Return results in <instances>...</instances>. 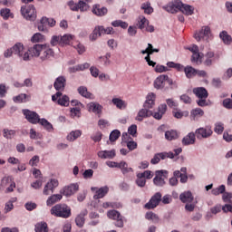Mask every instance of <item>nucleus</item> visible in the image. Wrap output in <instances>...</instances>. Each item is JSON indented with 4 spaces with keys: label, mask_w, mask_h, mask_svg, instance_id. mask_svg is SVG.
<instances>
[{
    "label": "nucleus",
    "mask_w": 232,
    "mask_h": 232,
    "mask_svg": "<svg viewBox=\"0 0 232 232\" xmlns=\"http://www.w3.org/2000/svg\"><path fill=\"white\" fill-rule=\"evenodd\" d=\"M193 194L190 191H187V192H183L182 194H180L179 196V199L181 200V202L183 203H188L191 204V202H193Z\"/></svg>",
    "instance_id": "c756f323"
},
{
    "label": "nucleus",
    "mask_w": 232,
    "mask_h": 232,
    "mask_svg": "<svg viewBox=\"0 0 232 232\" xmlns=\"http://www.w3.org/2000/svg\"><path fill=\"white\" fill-rule=\"evenodd\" d=\"M119 137H121V130H113L109 136V140L111 142H115Z\"/></svg>",
    "instance_id": "603ef678"
},
{
    "label": "nucleus",
    "mask_w": 232,
    "mask_h": 232,
    "mask_svg": "<svg viewBox=\"0 0 232 232\" xmlns=\"http://www.w3.org/2000/svg\"><path fill=\"white\" fill-rule=\"evenodd\" d=\"M168 171L166 170H157L155 172V177L153 179L154 186H157L158 188H162L166 186V174Z\"/></svg>",
    "instance_id": "9d476101"
},
{
    "label": "nucleus",
    "mask_w": 232,
    "mask_h": 232,
    "mask_svg": "<svg viewBox=\"0 0 232 232\" xmlns=\"http://www.w3.org/2000/svg\"><path fill=\"white\" fill-rule=\"evenodd\" d=\"M163 157H164V154H162V152L155 154L150 160V164H159L160 162V159L161 160H164Z\"/></svg>",
    "instance_id": "4d7b16f0"
},
{
    "label": "nucleus",
    "mask_w": 232,
    "mask_h": 232,
    "mask_svg": "<svg viewBox=\"0 0 232 232\" xmlns=\"http://www.w3.org/2000/svg\"><path fill=\"white\" fill-rule=\"evenodd\" d=\"M92 191H95V194L93 196L94 200H99V198H104L106 195H108V192L110 191V188L108 186H104L102 188L92 187L91 188Z\"/></svg>",
    "instance_id": "2eb2a0df"
},
{
    "label": "nucleus",
    "mask_w": 232,
    "mask_h": 232,
    "mask_svg": "<svg viewBox=\"0 0 232 232\" xmlns=\"http://www.w3.org/2000/svg\"><path fill=\"white\" fill-rule=\"evenodd\" d=\"M45 44H36L31 48H29L28 52L31 53L32 57H39L41 55V52L44 49Z\"/></svg>",
    "instance_id": "b1692460"
},
{
    "label": "nucleus",
    "mask_w": 232,
    "mask_h": 232,
    "mask_svg": "<svg viewBox=\"0 0 232 232\" xmlns=\"http://www.w3.org/2000/svg\"><path fill=\"white\" fill-rule=\"evenodd\" d=\"M193 93L198 97V99H208L209 97V93L208 90L204 87H197L193 89Z\"/></svg>",
    "instance_id": "4be33fe9"
},
{
    "label": "nucleus",
    "mask_w": 232,
    "mask_h": 232,
    "mask_svg": "<svg viewBox=\"0 0 232 232\" xmlns=\"http://www.w3.org/2000/svg\"><path fill=\"white\" fill-rule=\"evenodd\" d=\"M211 193H212V195H215V197H217L222 193L224 195V193H226V186L220 185L219 187L213 188L211 190Z\"/></svg>",
    "instance_id": "5fc2aeb1"
},
{
    "label": "nucleus",
    "mask_w": 232,
    "mask_h": 232,
    "mask_svg": "<svg viewBox=\"0 0 232 232\" xmlns=\"http://www.w3.org/2000/svg\"><path fill=\"white\" fill-rule=\"evenodd\" d=\"M0 15L3 17V19H9L12 17V13L10 12V9L4 8L0 10Z\"/></svg>",
    "instance_id": "13d9d810"
},
{
    "label": "nucleus",
    "mask_w": 232,
    "mask_h": 232,
    "mask_svg": "<svg viewBox=\"0 0 232 232\" xmlns=\"http://www.w3.org/2000/svg\"><path fill=\"white\" fill-rule=\"evenodd\" d=\"M195 135L197 139H209L213 135V130L210 126L201 127L196 130Z\"/></svg>",
    "instance_id": "f8f14e48"
},
{
    "label": "nucleus",
    "mask_w": 232,
    "mask_h": 232,
    "mask_svg": "<svg viewBox=\"0 0 232 232\" xmlns=\"http://www.w3.org/2000/svg\"><path fill=\"white\" fill-rule=\"evenodd\" d=\"M155 93L151 92L149 93V95L146 97V101L143 104V108L147 109V110H151L153 109V106H155Z\"/></svg>",
    "instance_id": "5701e85b"
},
{
    "label": "nucleus",
    "mask_w": 232,
    "mask_h": 232,
    "mask_svg": "<svg viewBox=\"0 0 232 232\" xmlns=\"http://www.w3.org/2000/svg\"><path fill=\"white\" fill-rule=\"evenodd\" d=\"M188 50L192 52L191 63L194 64H202V55L198 52V46L191 45Z\"/></svg>",
    "instance_id": "ddd939ff"
},
{
    "label": "nucleus",
    "mask_w": 232,
    "mask_h": 232,
    "mask_svg": "<svg viewBox=\"0 0 232 232\" xmlns=\"http://www.w3.org/2000/svg\"><path fill=\"white\" fill-rule=\"evenodd\" d=\"M59 186V180L53 179L46 183L44 188V195H50L53 193V189Z\"/></svg>",
    "instance_id": "f3484780"
},
{
    "label": "nucleus",
    "mask_w": 232,
    "mask_h": 232,
    "mask_svg": "<svg viewBox=\"0 0 232 232\" xmlns=\"http://www.w3.org/2000/svg\"><path fill=\"white\" fill-rule=\"evenodd\" d=\"M21 14L26 21H35L37 14H35V6L34 5H23L21 7Z\"/></svg>",
    "instance_id": "423d86ee"
},
{
    "label": "nucleus",
    "mask_w": 232,
    "mask_h": 232,
    "mask_svg": "<svg viewBox=\"0 0 232 232\" xmlns=\"http://www.w3.org/2000/svg\"><path fill=\"white\" fill-rule=\"evenodd\" d=\"M209 34H211V28L209 26H203L200 31L195 33L194 37L196 41H202L204 37H209Z\"/></svg>",
    "instance_id": "6ab92c4d"
},
{
    "label": "nucleus",
    "mask_w": 232,
    "mask_h": 232,
    "mask_svg": "<svg viewBox=\"0 0 232 232\" xmlns=\"http://www.w3.org/2000/svg\"><path fill=\"white\" fill-rule=\"evenodd\" d=\"M188 170V169H186L185 167L181 168V172L180 171H176L175 173V177L177 179H180V182H182V184H185V182H188V175L186 174V171Z\"/></svg>",
    "instance_id": "7c9ffc66"
},
{
    "label": "nucleus",
    "mask_w": 232,
    "mask_h": 232,
    "mask_svg": "<svg viewBox=\"0 0 232 232\" xmlns=\"http://www.w3.org/2000/svg\"><path fill=\"white\" fill-rule=\"evenodd\" d=\"M91 139L93 142H101V140H102V132L97 131L95 134L91 136Z\"/></svg>",
    "instance_id": "69168bd1"
},
{
    "label": "nucleus",
    "mask_w": 232,
    "mask_h": 232,
    "mask_svg": "<svg viewBox=\"0 0 232 232\" xmlns=\"http://www.w3.org/2000/svg\"><path fill=\"white\" fill-rule=\"evenodd\" d=\"M51 215L60 218H70L72 208L66 204H57L51 208Z\"/></svg>",
    "instance_id": "f03ea898"
},
{
    "label": "nucleus",
    "mask_w": 232,
    "mask_h": 232,
    "mask_svg": "<svg viewBox=\"0 0 232 232\" xmlns=\"http://www.w3.org/2000/svg\"><path fill=\"white\" fill-rule=\"evenodd\" d=\"M107 217L108 218H110L111 220H114V226L116 227H124V216H122V214H121L120 211L116 210V209H111L109 210L107 212Z\"/></svg>",
    "instance_id": "39448f33"
},
{
    "label": "nucleus",
    "mask_w": 232,
    "mask_h": 232,
    "mask_svg": "<svg viewBox=\"0 0 232 232\" xmlns=\"http://www.w3.org/2000/svg\"><path fill=\"white\" fill-rule=\"evenodd\" d=\"M57 104H59V106H70V97H68V95H63L62 97L60 96V98L57 101Z\"/></svg>",
    "instance_id": "49530a36"
},
{
    "label": "nucleus",
    "mask_w": 232,
    "mask_h": 232,
    "mask_svg": "<svg viewBox=\"0 0 232 232\" xmlns=\"http://www.w3.org/2000/svg\"><path fill=\"white\" fill-rule=\"evenodd\" d=\"M31 96L27 95L26 93H20L17 96L13 97L14 102H26L27 101H30Z\"/></svg>",
    "instance_id": "473e14b6"
},
{
    "label": "nucleus",
    "mask_w": 232,
    "mask_h": 232,
    "mask_svg": "<svg viewBox=\"0 0 232 232\" xmlns=\"http://www.w3.org/2000/svg\"><path fill=\"white\" fill-rule=\"evenodd\" d=\"M90 68V63H84L82 64H77L72 68V73H75V72H84V70H88Z\"/></svg>",
    "instance_id": "37998d69"
},
{
    "label": "nucleus",
    "mask_w": 232,
    "mask_h": 232,
    "mask_svg": "<svg viewBox=\"0 0 232 232\" xmlns=\"http://www.w3.org/2000/svg\"><path fill=\"white\" fill-rule=\"evenodd\" d=\"M141 10H144V14H147L148 15H151V13L153 12V7H151V3L146 2L141 4Z\"/></svg>",
    "instance_id": "09e8293b"
},
{
    "label": "nucleus",
    "mask_w": 232,
    "mask_h": 232,
    "mask_svg": "<svg viewBox=\"0 0 232 232\" xmlns=\"http://www.w3.org/2000/svg\"><path fill=\"white\" fill-rule=\"evenodd\" d=\"M50 43L52 46H57V44L61 46V35H53Z\"/></svg>",
    "instance_id": "680f3d73"
},
{
    "label": "nucleus",
    "mask_w": 232,
    "mask_h": 232,
    "mask_svg": "<svg viewBox=\"0 0 232 232\" xmlns=\"http://www.w3.org/2000/svg\"><path fill=\"white\" fill-rule=\"evenodd\" d=\"M145 218L147 220H151L154 224H159V222L160 221L159 215H157L153 212H147L145 215Z\"/></svg>",
    "instance_id": "79ce46f5"
},
{
    "label": "nucleus",
    "mask_w": 232,
    "mask_h": 232,
    "mask_svg": "<svg viewBox=\"0 0 232 232\" xmlns=\"http://www.w3.org/2000/svg\"><path fill=\"white\" fill-rule=\"evenodd\" d=\"M53 57H55V53L53 52V49L49 48L45 44L42 51V55L40 56V59H42L43 61H51V59H53Z\"/></svg>",
    "instance_id": "a211bd4d"
},
{
    "label": "nucleus",
    "mask_w": 232,
    "mask_h": 232,
    "mask_svg": "<svg viewBox=\"0 0 232 232\" xmlns=\"http://www.w3.org/2000/svg\"><path fill=\"white\" fill-rule=\"evenodd\" d=\"M111 102L118 108V110H125L126 108V102L121 98H113Z\"/></svg>",
    "instance_id": "c9c22d12"
},
{
    "label": "nucleus",
    "mask_w": 232,
    "mask_h": 232,
    "mask_svg": "<svg viewBox=\"0 0 232 232\" xmlns=\"http://www.w3.org/2000/svg\"><path fill=\"white\" fill-rule=\"evenodd\" d=\"M1 186L3 188H6V186H9L6 188V192L12 193V191H14V188H15V182L12 181L11 177H5L2 179Z\"/></svg>",
    "instance_id": "aec40b11"
},
{
    "label": "nucleus",
    "mask_w": 232,
    "mask_h": 232,
    "mask_svg": "<svg viewBox=\"0 0 232 232\" xmlns=\"http://www.w3.org/2000/svg\"><path fill=\"white\" fill-rule=\"evenodd\" d=\"M175 8L185 15H193L195 7L182 3L180 0H175Z\"/></svg>",
    "instance_id": "0eeeda50"
},
{
    "label": "nucleus",
    "mask_w": 232,
    "mask_h": 232,
    "mask_svg": "<svg viewBox=\"0 0 232 232\" xmlns=\"http://www.w3.org/2000/svg\"><path fill=\"white\" fill-rule=\"evenodd\" d=\"M101 35H102V33H101V26H96L92 33L89 35V39L90 41H97Z\"/></svg>",
    "instance_id": "ea45409f"
},
{
    "label": "nucleus",
    "mask_w": 232,
    "mask_h": 232,
    "mask_svg": "<svg viewBox=\"0 0 232 232\" xmlns=\"http://www.w3.org/2000/svg\"><path fill=\"white\" fill-rule=\"evenodd\" d=\"M135 182L139 188H144V186H146V179L140 177V174H137Z\"/></svg>",
    "instance_id": "bf43d9fd"
},
{
    "label": "nucleus",
    "mask_w": 232,
    "mask_h": 232,
    "mask_svg": "<svg viewBox=\"0 0 232 232\" xmlns=\"http://www.w3.org/2000/svg\"><path fill=\"white\" fill-rule=\"evenodd\" d=\"M111 26H113L114 28H123V30H126V28H128V23L124 22L122 20H115L113 22H111Z\"/></svg>",
    "instance_id": "de8ad7c7"
},
{
    "label": "nucleus",
    "mask_w": 232,
    "mask_h": 232,
    "mask_svg": "<svg viewBox=\"0 0 232 232\" xmlns=\"http://www.w3.org/2000/svg\"><path fill=\"white\" fill-rule=\"evenodd\" d=\"M195 137H197L195 132H190L187 136H185L182 140L183 146H189V145L193 144L195 142V140H197V138H195Z\"/></svg>",
    "instance_id": "bb28decb"
},
{
    "label": "nucleus",
    "mask_w": 232,
    "mask_h": 232,
    "mask_svg": "<svg viewBox=\"0 0 232 232\" xmlns=\"http://www.w3.org/2000/svg\"><path fill=\"white\" fill-rule=\"evenodd\" d=\"M71 117L72 119H81V108L79 107L71 108Z\"/></svg>",
    "instance_id": "864d4df0"
},
{
    "label": "nucleus",
    "mask_w": 232,
    "mask_h": 232,
    "mask_svg": "<svg viewBox=\"0 0 232 232\" xmlns=\"http://www.w3.org/2000/svg\"><path fill=\"white\" fill-rule=\"evenodd\" d=\"M148 24H150V20L144 16H140L138 23H137V26L140 30H144Z\"/></svg>",
    "instance_id": "e433bc0d"
},
{
    "label": "nucleus",
    "mask_w": 232,
    "mask_h": 232,
    "mask_svg": "<svg viewBox=\"0 0 232 232\" xmlns=\"http://www.w3.org/2000/svg\"><path fill=\"white\" fill-rule=\"evenodd\" d=\"M166 110H168V105L166 103L160 104L158 107V111L154 112L149 109H146L143 107L140 109L135 118V121H138L139 122H142L144 119H148V117L153 116L154 119L157 121H160L162 119L164 113H166Z\"/></svg>",
    "instance_id": "f257e3e1"
},
{
    "label": "nucleus",
    "mask_w": 232,
    "mask_h": 232,
    "mask_svg": "<svg viewBox=\"0 0 232 232\" xmlns=\"http://www.w3.org/2000/svg\"><path fill=\"white\" fill-rule=\"evenodd\" d=\"M22 113L30 124H39L41 117L36 111H30L29 109H23Z\"/></svg>",
    "instance_id": "6e6552de"
},
{
    "label": "nucleus",
    "mask_w": 232,
    "mask_h": 232,
    "mask_svg": "<svg viewBox=\"0 0 232 232\" xmlns=\"http://www.w3.org/2000/svg\"><path fill=\"white\" fill-rule=\"evenodd\" d=\"M214 131L215 133H218V135H222V133L224 132V124L220 122L216 123Z\"/></svg>",
    "instance_id": "e2e57ef3"
},
{
    "label": "nucleus",
    "mask_w": 232,
    "mask_h": 232,
    "mask_svg": "<svg viewBox=\"0 0 232 232\" xmlns=\"http://www.w3.org/2000/svg\"><path fill=\"white\" fill-rule=\"evenodd\" d=\"M92 14L94 15H97L98 17H102L108 14V9L106 7H101V5H94L92 6Z\"/></svg>",
    "instance_id": "393cba45"
},
{
    "label": "nucleus",
    "mask_w": 232,
    "mask_h": 232,
    "mask_svg": "<svg viewBox=\"0 0 232 232\" xmlns=\"http://www.w3.org/2000/svg\"><path fill=\"white\" fill-rule=\"evenodd\" d=\"M88 215V210L83 209L81 211V213L76 217L75 218V224L78 226V227H82L84 226V222H86V219L84 218Z\"/></svg>",
    "instance_id": "a878e982"
},
{
    "label": "nucleus",
    "mask_w": 232,
    "mask_h": 232,
    "mask_svg": "<svg viewBox=\"0 0 232 232\" xmlns=\"http://www.w3.org/2000/svg\"><path fill=\"white\" fill-rule=\"evenodd\" d=\"M61 37V46H64L66 44H70V43H72V41H73V35L72 34H63Z\"/></svg>",
    "instance_id": "c03bdc74"
},
{
    "label": "nucleus",
    "mask_w": 232,
    "mask_h": 232,
    "mask_svg": "<svg viewBox=\"0 0 232 232\" xmlns=\"http://www.w3.org/2000/svg\"><path fill=\"white\" fill-rule=\"evenodd\" d=\"M3 132L5 139H14L15 137V130H14L4 129Z\"/></svg>",
    "instance_id": "6e6d98bb"
},
{
    "label": "nucleus",
    "mask_w": 232,
    "mask_h": 232,
    "mask_svg": "<svg viewBox=\"0 0 232 232\" xmlns=\"http://www.w3.org/2000/svg\"><path fill=\"white\" fill-rule=\"evenodd\" d=\"M89 111H92V113H101L102 111V105L97 102H91L88 104Z\"/></svg>",
    "instance_id": "f704fd0d"
},
{
    "label": "nucleus",
    "mask_w": 232,
    "mask_h": 232,
    "mask_svg": "<svg viewBox=\"0 0 232 232\" xmlns=\"http://www.w3.org/2000/svg\"><path fill=\"white\" fill-rule=\"evenodd\" d=\"M128 133L129 135H131V137H137V125L132 124L128 128Z\"/></svg>",
    "instance_id": "338daca9"
},
{
    "label": "nucleus",
    "mask_w": 232,
    "mask_h": 232,
    "mask_svg": "<svg viewBox=\"0 0 232 232\" xmlns=\"http://www.w3.org/2000/svg\"><path fill=\"white\" fill-rule=\"evenodd\" d=\"M13 53H14V55H18V57L23 59V61H30V54L28 52L24 51V46L21 43L13 46Z\"/></svg>",
    "instance_id": "1a4fd4ad"
},
{
    "label": "nucleus",
    "mask_w": 232,
    "mask_h": 232,
    "mask_svg": "<svg viewBox=\"0 0 232 232\" xmlns=\"http://www.w3.org/2000/svg\"><path fill=\"white\" fill-rule=\"evenodd\" d=\"M173 86V80L169 79V76L166 74H161L156 78L154 81V88L156 90H168Z\"/></svg>",
    "instance_id": "7ed1b4c3"
},
{
    "label": "nucleus",
    "mask_w": 232,
    "mask_h": 232,
    "mask_svg": "<svg viewBox=\"0 0 232 232\" xmlns=\"http://www.w3.org/2000/svg\"><path fill=\"white\" fill-rule=\"evenodd\" d=\"M63 200V194H53L48 198L46 201L47 206H53L56 202Z\"/></svg>",
    "instance_id": "2f4dec72"
},
{
    "label": "nucleus",
    "mask_w": 232,
    "mask_h": 232,
    "mask_svg": "<svg viewBox=\"0 0 232 232\" xmlns=\"http://www.w3.org/2000/svg\"><path fill=\"white\" fill-rule=\"evenodd\" d=\"M79 191V184L73 183L69 186H65L63 189L60 190L61 195L63 197H72L74 193Z\"/></svg>",
    "instance_id": "4468645a"
},
{
    "label": "nucleus",
    "mask_w": 232,
    "mask_h": 232,
    "mask_svg": "<svg viewBox=\"0 0 232 232\" xmlns=\"http://www.w3.org/2000/svg\"><path fill=\"white\" fill-rule=\"evenodd\" d=\"M162 9L168 12L169 14H175V1H171L166 5H163Z\"/></svg>",
    "instance_id": "3c124183"
},
{
    "label": "nucleus",
    "mask_w": 232,
    "mask_h": 232,
    "mask_svg": "<svg viewBox=\"0 0 232 232\" xmlns=\"http://www.w3.org/2000/svg\"><path fill=\"white\" fill-rule=\"evenodd\" d=\"M162 200V194L160 192H156L149 200L148 203L145 204L146 209H155L159 204H160Z\"/></svg>",
    "instance_id": "9b49d317"
},
{
    "label": "nucleus",
    "mask_w": 232,
    "mask_h": 232,
    "mask_svg": "<svg viewBox=\"0 0 232 232\" xmlns=\"http://www.w3.org/2000/svg\"><path fill=\"white\" fill-rule=\"evenodd\" d=\"M88 3H92V0H79L78 3L71 0L67 5L72 12H79V10L80 12H88L90 10V5Z\"/></svg>",
    "instance_id": "20e7f679"
},
{
    "label": "nucleus",
    "mask_w": 232,
    "mask_h": 232,
    "mask_svg": "<svg viewBox=\"0 0 232 232\" xmlns=\"http://www.w3.org/2000/svg\"><path fill=\"white\" fill-rule=\"evenodd\" d=\"M213 61H215V53L208 52L205 54V61L203 62V64H205V66H211V64H213Z\"/></svg>",
    "instance_id": "72a5a7b5"
},
{
    "label": "nucleus",
    "mask_w": 232,
    "mask_h": 232,
    "mask_svg": "<svg viewBox=\"0 0 232 232\" xmlns=\"http://www.w3.org/2000/svg\"><path fill=\"white\" fill-rule=\"evenodd\" d=\"M53 87L56 92H64V88H66V76L60 75L58 76L53 82Z\"/></svg>",
    "instance_id": "dca6fc26"
},
{
    "label": "nucleus",
    "mask_w": 232,
    "mask_h": 232,
    "mask_svg": "<svg viewBox=\"0 0 232 232\" xmlns=\"http://www.w3.org/2000/svg\"><path fill=\"white\" fill-rule=\"evenodd\" d=\"M191 116L196 117H204V111L200 108H196L191 111Z\"/></svg>",
    "instance_id": "052dcab7"
},
{
    "label": "nucleus",
    "mask_w": 232,
    "mask_h": 232,
    "mask_svg": "<svg viewBox=\"0 0 232 232\" xmlns=\"http://www.w3.org/2000/svg\"><path fill=\"white\" fill-rule=\"evenodd\" d=\"M30 139L35 140L37 139H43V134L41 133H37V131H35V130L31 129L30 130Z\"/></svg>",
    "instance_id": "0e129e2a"
},
{
    "label": "nucleus",
    "mask_w": 232,
    "mask_h": 232,
    "mask_svg": "<svg viewBox=\"0 0 232 232\" xmlns=\"http://www.w3.org/2000/svg\"><path fill=\"white\" fill-rule=\"evenodd\" d=\"M119 169H121L122 175H130V173H133V169L128 166V163L126 161L120 162Z\"/></svg>",
    "instance_id": "c85d7f7f"
},
{
    "label": "nucleus",
    "mask_w": 232,
    "mask_h": 232,
    "mask_svg": "<svg viewBox=\"0 0 232 232\" xmlns=\"http://www.w3.org/2000/svg\"><path fill=\"white\" fill-rule=\"evenodd\" d=\"M44 41H46V37L40 33H36L31 37V43H44Z\"/></svg>",
    "instance_id": "a18cd8bd"
},
{
    "label": "nucleus",
    "mask_w": 232,
    "mask_h": 232,
    "mask_svg": "<svg viewBox=\"0 0 232 232\" xmlns=\"http://www.w3.org/2000/svg\"><path fill=\"white\" fill-rule=\"evenodd\" d=\"M219 37L223 41L224 44H231L232 37L227 33V31H222L219 34Z\"/></svg>",
    "instance_id": "a19ab883"
},
{
    "label": "nucleus",
    "mask_w": 232,
    "mask_h": 232,
    "mask_svg": "<svg viewBox=\"0 0 232 232\" xmlns=\"http://www.w3.org/2000/svg\"><path fill=\"white\" fill-rule=\"evenodd\" d=\"M35 232H48V224L44 221L36 223L34 226Z\"/></svg>",
    "instance_id": "4c0bfd02"
},
{
    "label": "nucleus",
    "mask_w": 232,
    "mask_h": 232,
    "mask_svg": "<svg viewBox=\"0 0 232 232\" xmlns=\"http://www.w3.org/2000/svg\"><path fill=\"white\" fill-rule=\"evenodd\" d=\"M78 93L85 99H92V96L93 95L92 92H88V88H86V86H80L78 88Z\"/></svg>",
    "instance_id": "58836bf2"
},
{
    "label": "nucleus",
    "mask_w": 232,
    "mask_h": 232,
    "mask_svg": "<svg viewBox=\"0 0 232 232\" xmlns=\"http://www.w3.org/2000/svg\"><path fill=\"white\" fill-rule=\"evenodd\" d=\"M81 135H82V130H72L66 137L67 140H69V142H74V140H77V139H79V137H81Z\"/></svg>",
    "instance_id": "cd10ccee"
},
{
    "label": "nucleus",
    "mask_w": 232,
    "mask_h": 232,
    "mask_svg": "<svg viewBox=\"0 0 232 232\" xmlns=\"http://www.w3.org/2000/svg\"><path fill=\"white\" fill-rule=\"evenodd\" d=\"M222 198L225 202H230L232 204V193L225 192Z\"/></svg>",
    "instance_id": "774afa93"
},
{
    "label": "nucleus",
    "mask_w": 232,
    "mask_h": 232,
    "mask_svg": "<svg viewBox=\"0 0 232 232\" xmlns=\"http://www.w3.org/2000/svg\"><path fill=\"white\" fill-rule=\"evenodd\" d=\"M97 155L100 159L111 160V159H115V155H117V153L115 151V149H112L111 150H100L98 151Z\"/></svg>",
    "instance_id": "412c9836"
},
{
    "label": "nucleus",
    "mask_w": 232,
    "mask_h": 232,
    "mask_svg": "<svg viewBox=\"0 0 232 232\" xmlns=\"http://www.w3.org/2000/svg\"><path fill=\"white\" fill-rule=\"evenodd\" d=\"M185 74L188 79H191V77H195V75H197V69L191 66H187L185 68Z\"/></svg>",
    "instance_id": "8fccbe9b"
}]
</instances>
